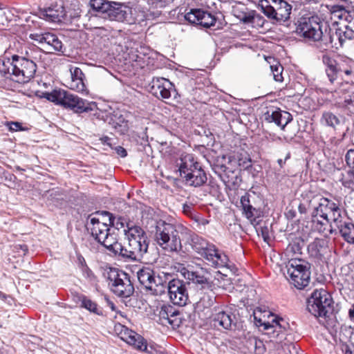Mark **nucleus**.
Listing matches in <instances>:
<instances>
[{"mask_svg":"<svg viewBox=\"0 0 354 354\" xmlns=\"http://www.w3.org/2000/svg\"><path fill=\"white\" fill-rule=\"evenodd\" d=\"M151 228V232L154 234L157 244L166 252L184 253L180 235H185L188 236L192 249L205 259L209 265L220 268L228 263L227 256L218 250L214 244L182 225H174L159 219L153 221Z\"/></svg>","mask_w":354,"mask_h":354,"instance_id":"1","label":"nucleus"},{"mask_svg":"<svg viewBox=\"0 0 354 354\" xmlns=\"http://www.w3.org/2000/svg\"><path fill=\"white\" fill-rule=\"evenodd\" d=\"M42 55H37L35 59L26 58L10 62L9 58L0 61V75L20 84L28 83L34 78L37 66V62L41 61Z\"/></svg>","mask_w":354,"mask_h":354,"instance_id":"2","label":"nucleus"},{"mask_svg":"<svg viewBox=\"0 0 354 354\" xmlns=\"http://www.w3.org/2000/svg\"><path fill=\"white\" fill-rule=\"evenodd\" d=\"M35 95L39 97H45L65 108H70L77 113L93 111L96 106L95 103L85 102L79 97L68 93L66 90H52L51 92L45 93L41 90H37Z\"/></svg>","mask_w":354,"mask_h":354,"instance_id":"3","label":"nucleus"},{"mask_svg":"<svg viewBox=\"0 0 354 354\" xmlns=\"http://www.w3.org/2000/svg\"><path fill=\"white\" fill-rule=\"evenodd\" d=\"M179 172L180 177L190 186L201 187L207 181L205 171L192 154H186L180 158Z\"/></svg>","mask_w":354,"mask_h":354,"instance_id":"4","label":"nucleus"},{"mask_svg":"<svg viewBox=\"0 0 354 354\" xmlns=\"http://www.w3.org/2000/svg\"><path fill=\"white\" fill-rule=\"evenodd\" d=\"M284 275L290 284L302 290L308 286L310 280V266L301 259H290L286 266Z\"/></svg>","mask_w":354,"mask_h":354,"instance_id":"5","label":"nucleus"},{"mask_svg":"<svg viewBox=\"0 0 354 354\" xmlns=\"http://www.w3.org/2000/svg\"><path fill=\"white\" fill-rule=\"evenodd\" d=\"M111 290L117 296L127 298L134 292V286L130 276L118 269L109 268L104 273Z\"/></svg>","mask_w":354,"mask_h":354,"instance_id":"6","label":"nucleus"},{"mask_svg":"<svg viewBox=\"0 0 354 354\" xmlns=\"http://www.w3.org/2000/svg\"><path fill=\"white\" fill-rule=\"evenodd\" d=\"M322 21L315 15L305 14L297 19L296 32L300 37L310 40L319 41L322 39Z\"/></svg>","mask_w":354,"mask_h":354,"instance_id":"7","label":"nucleus"},{"mask_svg":"<svg viewBox=\"0 0 354 354\" xmlns=\"http://www.w3.org/2000/svg\"><path fill=\"white\" fill-rule=\"evenodd\" d=\"M331 295L324 289L315 290L307 301V310L316 317H326L333 310Z\"/></svg>","mask_w":354,"mask_h":354,"instance_id":"8","label":"nucleus"},{"mask_svg":"<svg viewBox=\"0 0 354 354\" xmlns=\"http://www.w3.org/2000/svg\"><path fill=\"white\" fill-rule=\"evenodd\" d=\"M317 214L321 217L328 218L336 227L339 223L345 218L346 212L340 207L339 203H335L325 197L318 199L317 205L313 208Z\"/></svg>","mask_w":354,"mask_h":354,"instance_id":"9","label":"nucleus"},{"mask_svg":"<svg viewBox=\"0 0 354 354\" xmlns=\"http://www.w3.org/2000/svg\"><path fill=\"white\" fill-rule=\"evenodd\" d=\"M263 14L270 19L286 21L290 19L292 6L285 0H261Z\"/></svg>","mask_w":354,"mask_h":354,"instance_id":"10","label":"nucleus"},{"mask_svg":"<svg viewBox=\"0 0 354 354\" xmlns=\"http://www.w3.org/2000/svg\"><path fill=\"white\" fill-rule=\"evenodd\" d=\"M90 224L88 230L91 231L92 236L105 248L111 246V243L115 239L114 232H111L109 225L95 216H89Z\"/></svg>","mask_w":354,"mask_h":354,"instance_id":"11","label":"nucleus"},{"mask_svg":"<svg viewBox=\"0 0 354 354\" xmlns=\"http://www.w3.org/2000/svg\"><path fill=\"white\" fill-rule=\"evenodd\" d=\"M188 283L179 279L170 278L167 290L171 301L174 304L183 306L189 299L187 285Z\"/></svg>","mask_w":354,"mask_h":354,"instance_id":"12","label":"nucleus"},{"mask_svg":"<svg viewBox=\"0 0 354 354\" xmlns=\"http://www.w3.org/2000/svg\"><path fill=\"white\" fill-rule=\"evenodd\" d=\"M136 246V243H133L132 245L128 243L127 246H123L118 241L116 236L113 243H111V246H109L106 249L111 254L115 256L118 255L122 258L135 261L142 258L145 254V252L139 250Z\"/></svg>","mask_w":354,"mask_h":354,"instance_id":"13","label":"nucleus"},{"mask_svg":"<svg viewBox=\"0 0 354 354\" xmlns=\"http://www.w3.org/2000/svg\"><path fill=\"white\" fill-rule=\"evenodd\" d=\"M352 34V30H343L341 28H337L333 30L330 29L325 44H330L331 48L337 50L342 48L346 52H350L351 40L349 39V35Z\"/></svg>","mask_w":354,"mask_h":354,"instance_id":"14","label":"nucleus"},{"mask_svg":"<svg viewBox=\"0 0 354 354\" xmlns=\"http://www.w3.org/2000/svg\"><path fill=\"white\" fill-rule=\"evenodd\" d=\"M261 119L266 122H274L283 129L292 120L290 113L281 111L276 106L266 107L262 111Z\"/></svg>","mask_w":354,"mask_h":354,"instance_id":"15","label":"nucleus"},{"mask_svg":"<svg viewBox=\"0 0 354 354\" xmlns=\"http://www.w3.org/2000/svg\"><path fill=\"white\" fill-rule=\"evenodd\" d=\"M124 234L128 243L133 244L136 243V247L142 252L147 253L149 242L145 231L138 225L133 223L128 225L127 228L123 230Z\"/></svg>","mask_w":354,"mask_h":354,"instance_id":"16","label":"nucleus"},{"mask_svg":"<svg viewBox=\"0 0 354 354\" xmlns=\"http://www.w3.org/2000/svg\"><path fill=\"white\" fill-rule=\"evenodd\" d=\"M115 330L121 339L126 342L128 344L133 346L138 351H145L147 350V342L135 331L121 324L116 325Z\"/></svg>","mask_w":354,"mask_h":354,"instance_id":"17","label":"nucleus"},{"mask_svg":"<svg viewBox=\"0 0 354 354\" xmlns=\"http://www.w3.org/2000/svg\"><path fill=\"white\" fill-rule=\"evenodd\" d=\"M272 317L271 322L263 321L261 319H257L254 316L256 324L259 327H263V330H266L265 335H268L270 338V341H276L279 339L281 341L284 337V333L281 325L279 323L282 319H278L273 315H271Z\"/></svg>","mask_w":354,"mask_h":354,"instance_id":"18","label":"nucleus"},{"mask_svg":"<svg viewBox=\"0 0 354 354\" xmlns=\"http://www.w3.org/2000/svg\"><path fill=\"white\" fill-rule=\"evenodd\" d=\"M15 50V53H11L10 62H15L16 58L17 60L30 58L35 59L37 55H42L43 51L42 50L35 45H30L28 44H26L24 42H15L14 43V48L12 49Z\"/></svg>","mask_w":354,"mask_h":354,"instance_id":"19","label":"nucleus"},{"mask_svg":"<svg viewBox=\"0 0 354 354\" xmlns=\"http://www.w3.org/2000/svg\"><path fill=\"white\" fill-rule=\"evenodd\" d=\"M185 18L190 24L199 25L204 28L214 26L216 21L214 15L201 9H191L186 13Z\"/></svg>","mask_w":354,"mask_h":354,"instance_id":"20","label":"nucleus"},{"mask_svg":"<svg viewBox=\"0 0 354 354\" xmlns=\"http://www.w3.org/2000/svg\"><path fill=\"white\" fill-rule=\"evenodd\" d=\"M170 278H171V274L169 272L158 273L154 276L146 290L153 295H162L166 292Z\"/></svg>","mask_w":354,"mask_h":354,"instance_id":"21","label":"nucleus"},{"mask_svg":"<svg viewBox=\"0 0 354 354\" xmlns=\"http://www.w3.org/2000/svg\"><path fill=\"white\" fill-rule=\"evenodd\" d=\"M131 8L124 4L110 2V6L106 11V16L112 21H129V15L131 14Z\"/></svg>","mask_w":354,"mask_h":354,"instance_id":"22","label":"nucleus"},{"mask_svg":"<svg viewBox=\"0 0 354 354\" xmlns=\"http://www.w3.org/2000/svg\"><path fill=\"white\" fill-rule=\"evenodd\" d=\"M46 20L52 22H60L66 16V10L62 3L51 5L41 11Z\"/></svg>","mask_w":354,"mask_h":354,"instance_id":"23","label":"nucleus"},{"mask_svg":"<svg viewBox=\"0 0 354 354\" xmlns=\"http://www.w3.org/2000/svg\"><path fill=\"white\" fill-rule=\"evenodd\" d=\"M343 239L349 244L354 245V223L346 215L345 218L336 227Z\"/></svg>","mask_w":354,"mask_h":354,"instance_id":"24","label":"nucleus"},{"mask_svg":"<svg viewBox=\"0 0 354 354\" xmlns=\"http://www.w3.org/2000/svg\"><path fill=\"white\" fill-rule=\"evenodd\" d=\"M213 290L214 288H210L197 293L199 299L195 304L196 310L203 311L214 305L216 301V295Z\"/></svg>","mask_w":354,"mask_h":354,"instance_id":"25","label":"nucleus"},{"mask_svg":"<svg viewBox=\"0 0 354 354\" xmlns=\"http://www.w3.org/2000/svg\"><path fill=\"white\" fill-rule=\"evenodd\" d=\"M187 278L195 285L197 293L201 291H205L214 288V285L212 281L205 276L199 274L196 272H188Z\"/></svg>","mask_w":354,"mask_h":354,"instance_id":"26","label":"nucleus"},{"mask_svg":"<svg viewBox=\"0 0 354 354\" xmlns=\"http://www.w3.org/2000/svg\"><path fill=\"white\" fill-rule=\"evenodd\" d=\"M234 315L230 311L221 310L214 315L212 322L215 327L230 329L234 323Z\"/></svg>","mask_w":354,"mask_h":354,"instance_id":"27","label":"nucleus"},{"mask_svg":"<svg viewBox=\"0 0 354 354\" xmlns=\"http://www.w3.org/2000/svg\"><path fill=\"white\" fill-rule=\"evenodd\" d=\"M311 216L313 227L315 230H317L320 233L329 232L332 234L333 223H331V221H329L328 218L321 217L316 214L314 209L311 213Z\"/></svg>","mask_w":354,"mask_h":354,"instance_id":"28","label":"nucleus"},{"mask_svg":"<svg viewBox=\"0 0 354 354\" xmlns=\"http://www.w3.org/2000/svg\"><path fill=\"white\" fill-rule=\"evenodd\" d=\"M322 62L326 66V73L331 83L337 80V71L339 62L335 60L330 54L325 53L322 55Z\"/></svg>","mask_w":354,"mask_h":354,"instance_id":"29","label":"nucleus"},{"mask_svg":"<svg viewBox=\"0 0 354 354\" xmlns=\"http://www.w3.org/2000/svg\"><path fill=\"white\" fill-rule=\"evenodd\" d=\"M241 204L243 209V214L245 217L252 221H255L259 216V210L254 207L250 200V194H245L241 198Z\"/></svg>","mask_w":354,"mask_h":354,"instance_id":"30","label":"nucleus"},{"mask_svg":"<svg viewBox=\"0 0 354 354\" xmlns=\"http://www.w3.org/2000/svg\"><path fill=\"white\" fill-rule=\"evenodd\" d=\"M70 72L71 80L70 86H66L68 88H84L86 87L85 75L82 71L78 67H75L71 68Z\"/></svg>","mask_w":354,"mask_h":354,"instance_id":"31","label":"nucleus"},{"mask_svg":"<svg viewBox=\"0 0 354 354\" xmlns=\"http://www.w3.org/2000/svg\"><path fill=\"white\" fill-rule=\"evenodd\" d=\"M160 317L171 325H176L179 312L170 305H164L159 312Z\"/></svg>","mask_w":354,"mask_h":354,"instance_id":"32","label":"nucleus"},{"mask_svg":"<svg viewBox=\"0 0 354 354\" xmlns=\"http://www.w3.org/2000/svg\"><path fill=\"white\" fill-rule=\"evenodd\" d=\"M49 53L62 52L63 44L58 37L50 32H46L45 42Z\"/></svg>","mask_w":354,"mask_h":354,"instance_id":"33","label":"nucleus"},{"mask_svg":"<svg viewBox=\"0 0 354 354\" xmlns=\"http://www.w3.org/2000/svg\"><path fill=\"white\" fill-rule=\"evenodd\" d=\"M156 272L149 267H142L137 272V277L140 283L146 289L153 279Z\"/></svg>","mask_w":354,"mask_h":354,"instance_id":"34","label":"nucleus"},{"mask_svg":"<svg viewBox=\"0 0 354 354\" xmlns=\"http://www.w3.org/2000/svg\"><path fill=\"white\" fill-rule=\"evenodd\" d=\"M220 178L226 187L230 189H234L241 182L239 176L231 170L225 171L223 174L220 175Z\"/></svg>","mask_w":354,"mask_h":354,"instance_id":"35","label":"nucleus"},{"mask_svg":"<svg viewBox=\"0 0 354 354\" xmlns=\"http://www.w3.org/2000/svg\"><path fill=\"white\" fill-rule=\"evenodd\" d=\"M242 20L244 23L251 24L253 26H257L260 27H262L265 22L264 18L254 11L248 14H244Z\"/></svg>","mask_w":354,"mask_h":354,"instance_id":"36","label":"nucleus"},{"mask_svg":"<svg viewBox=\"0 0 354 354\" xmlns=\"http://www.w3.org/2000/svg\"><path fill=\"white\" fill-rule=\"evenodd\" d=\"M80 301L82 307L96 315H102V309L98 307L95 301L84 295L80 297Z\"/></svg>","mask_w":354,"mask_h":354,"instance_id":"37","label":"nucleus"},{"mask_svg":"<svg viewBox=\"0 0 354 354\" xmlns=\"http://www.w3.org/2000/svg\"><path fill=\"white\" fill-rule=\"evenodd\" d=\"M321 120L324 124L333 129L340 124L339 117L330 111L324 112Z\"/></svg>","mask_w":354,"mask_h":354,"instance_id":"38","label":"nucleus"},{"mask_svg":"<svg viewBox=\"0 0 354 354\" xmlns=\"http://www.w3.org/2000/svg\"><path fill=\"white\" fill-rule=\"evenodd\" d=\"M173 86V83L168 79L157 77L153 78L151 88H171Z\"/></svg>","mask_w":354,"mask_h":354,"instance_id":"39","label":"nucleus"},{"mask_svg":"<svg viewBox=\"0 0 354 354\" xmlns=\"http://www.w3.org/2000/svg\"><path fill=\"white\" fill-rule=\"evenodd\" d=\"M110 2L107 0H90L91 8L95 11L105 14L110 6Z\"/></svg>","mask_w":354,"mask_h":354,"instance_id":"40","label":"nucleus"},{"mask_svg":"<svg viewBox=\"0 0 354 354\" xmlns=\"http://www.w3.org/2000/svg\"><path fill=\"white\" fill-rule=\"evenodd\" d=\"M270 59H272L275 64L270 65V69L273 75L274 80L276 82H281L283 80L282 72L283 70V66L279 62L275 61L272 57H269Z\"/></svg>","mask_w":354,"mask_h":354,"instance_id":"41","label":"nucleus"},{"mask_svg":"<svg viewBox=\"0 0 354 354\" xmlns=\"http://www.w3.org/2000/svg\"><path fill=\"white\" fill-rule=\"evenodd\" d=\"M332 15L334 17H336L340 20H345L350 21L351 19V15L350 12L347 11L345 8L341 6H337L333 8Z\"/></svg>","mask_w":354,"mask_h":354,"instance_id":"42","label":"nucleus"},{"mask_svg":"<svg viewBox=\"0 0 354 354\" xmlns=\"http://www.w3.org/2000/svg\"><path fill=\"white\" fill-rule=\"evenodd\" d=\"M348 61L345 59H341L339 62V65H337L338 68L337 71V78L338 76H342V74L344 73L346 76H349L353 74V71L351 66L348 64Z\"/></svg>","mask_w":354,"mask_h":354,"instance_id":"43","label":"nucleus"},{"mask_svg":"<svg viewBox=\"0 0 354 354\" xmlns=\"http://www.w3.org/2000/svg\"><path fill=\"white\" fill-rule=\"evenodd\" d=\"M110 223L118 230L126 229L128 225H131L133 223L128 222L124 217L119 216L117 218H109Z\"/></svg>","mask_w":354,"mask_h":354,"instance_id":"44","label":"nucleus"},{"mask_svg":"<svg viewBox=\"0 0 354 354\" xmlns=\"http://www.w3.org/2000/svg\"><path fill=\"white\" fill-rule=\"evenodd\" d=\"M84 277L91 283L96 284L97 282V277L88 266H84L80 269Z\"/></svg>","mask_w":354,"mask_h":354,"instance_id":"45","label":"nucleus"},{"mask_svg":"<svg viewBox=\"0 0 354 354\" xmlns=\"http://www.w3.org/2000/svg\"><path fill=\"white\" fill-rule=\"evenodd\" d=\"M238 165L243 169H248L252 167V160L248 155H241L238 158Z\"/></svg>","mask_w":354,"mask_h":354,"instance_id":"46","label":"nucleus"},{"mask_svg":"<svg viewBox=\"0 0 354 354\" xmlns=\"http://www.w3.org/2000/svg\"><path fill=\"white\" fill-rule=\"evenodd\" d=\"M258 234L261 235L263 241L268 243L271 240L270 230L268 226H261L257 230Z\"/></svg>","mask_w":354,"mask_h":354,"instance_id":"47","label":"nucleus"},{"mask_svg":"<svg viewBox=\"0 0 354 354\" xmlns=\"http://www.w3.org/2000/svg\"><path fill=\"white\" fill-rule=\"evenodd\" d=\"M154 91H155V92H153L152 94L158 99H160L161 97L162 100H167L171 97L170 90H154Z\"/></svg>","mask_w":354,"mask_h":354,"instance_id":"48","label":"nucleus"},{"mask_svg":"<svg viewBox=\"0 0 354 354\" xmlns=\"http://www.w3.org/2000/svg\"><path fill=\"white\" fill-rule=\"evenodd\" d=\"M29 38L31 39L32 40L38 41L39 44H44L45 42V39H46V32H44V33H38V32L30 33L29 35Z\"/></svg>","mask_w":354,"mask_h":354,"instance_id":"49","label":"nucleus"},{"mask_svg":"<svg viewBox=\"0 0 354 354\" xmlns=\"http://www.w3.org/2000/svg\"><path fill=\"white\" fill-rule=\"evenodd\" d=\"M345 160L347 165L354 170V149H349L347 151Z\"/></svg>","mask_w":354,"mask_h":354,"instance_id":"50","label":"nucleus"},{"mask_svg":"<svg viewBox=\"0 0 354 354\" xmlns=\"http://www.w3.org/2000/svg\"><path fill=\"white\" fill-rule=\"evenodd\" d=\"M7 126L8 127L10 131H24L26 129L23 128L21 123H20L19 122H8Z\"/></svg>","mask_w":354,"mask_h":354,"instance_id":"51","label":"nucleus"},{"mask_svg":"<svg viewBox=\"0 0 354 354\" xmlns=\"http://www.w3.org/2000/svg\"><path fill=\"white\" fill-rule=\"evenodd\" d=\"M52 81V78L50 75H44L42 76L39 81H38L39 86H42L45 88H48V86H52L50 84V82Z\"/></svg>","mask_w":354,"mask_h":354,"instance_id":"52","label":"nucleus"},{"mask_svg":"<svg viewBox=\"0 0 354 354\" xmlns=\"http://www.w3.org/2000/svg\"><path fill=\"white\" fill-rule=\"evenodd\" d=\"M115 150L116 153H118V155H119L122 158H124L127 156V152L126 149L121 146L116 147Z\"/></svg>","mask_w":354,"mask_h":354,"instance_id":"53","label":"nucleus"},{"mask_svg":"<svg viewBox=\"0 0 354 354\" xmlns=\"http://www.w3.org/2000/svg\"><path fill=\"white\" fill-rule=\"evenodd\" d=\"M317 246H318V243L316 242V241H314V242L311 243L308 245V250L314 251L315 252V254L316 255L319 252V250L317 249Z\"/></svg>","mask_w":354,"mask_h":354,"instance_id":"54","label":"nucleus"},{"mask_svg":"<svg viewBox=\"0 0 354 354\" xmlns=\"http://www.w3.org/2000/svg\"><path fill=\"white\" fill-rule=\"evenodd\" d=\"M77 261H78V266H79L80 269H82L84 266H88V265L86 264V260L82 255H79L77 257Z\"/></svg>","mask_w":354,"mask_h":354,"instance_id":"55","label":"nucleus"},{"mask_svg":"<svg viewBox=\"0 0 354 354\" xmlns=\"http://www.w3.org/2000/svg\"><path fill=\"white\" fill-rule=\"evenodd\" d=\"M97 29L99 30L98 32L100 34H103L105 36H107L108 35H109L112 30L111 29H106L104 28H98Z\"/></svg>","mask_w":354,"mask_h":354,"instance_id":"56","label":"nucleus"},{"mask_svg":"<svg viewBox=\"0 0 354 354\" xmlns=\"http://www.w3.org/2000/svg\"><path fill=\"white\" fill-rule=\"evenodd\" d=\"M352 35H349V39L351 40V50L353 51L354 49V31L352 30Z\"/></svg>","mask_w":354,"mask_h":354,"instance_id":"57","label":"nucleus"},{"mask_svg":"<svg viewBox=\"0 0 354 354\" xmlns=\"http://www.w3.org/2000/svg\"><path fill=\"white\" fill-rule=\"evenodd\" d=\"M290 158V155H287V156L286 157L285 160H282V159H279L277 160V162L278 164L279 165L280 167H283V165L285 164L286 160H288V158Z\"/></svg>","mask_w":354,"mask_h":354,"instance_id":"58","label":"nucleus"},{"mask_svg":"<svg viewBox=\"0 0 354 354\" xmlns=\"http://www.w3.org/2000/svg\"><path fill=\"white\" fill-rule=\"evenodd\" d=\"M348 313L351 319L354 322V305L350 308Z\"/></svg>","mask_w":354,"mask_h":354,"instance_id":"59","label":"nucleus"},{"mask_svg":"<svg viewBox=\"0 0 354 354\" xmlns=\"http://www.w3.org/2000/svg\"><path fill=\"white\" fill-rule=\"evenodd\" d=\"M8 298H10L9 295H7L6 294L0 291V299H2L3 301H6Z\"/></svg>","mask_w":354,"mask_h":354,"instance_id":"60","label":"nucleus"},{"mask_svg":"<svg viewBox=\"0 0 354 354\" xmlns=\"http://www.w3.org/2000/svg\"><path fill=\"white\" fill-rule=\"evenodd\" d=\"M209 183L214 191H217L219 189L217 184L213 183L212 181H210Z\"/></svg>","mask_w":354,"mask_h":354,"instance_id":"61","label":"nucleus"},{"mask_svg":"<svg viewBox=\"0 0 354 354\" xmlns=\"http://www.w3.org/2000/svg\"><path fill=\"white\" fill-rule=\"evenodd\" d=\"M299 210L301 213H304L306 212L304 206L301 204L299 205Z\"/></svg>","mask_w":354,"mask_h":354,"instance_id":"62","label":"nucleus"},{"mask_svg":"<svg viewBox=\"0 0 354 354\" xmlns=\"http://www.w3.org/2000/svg\"><path fill=\"white\" fill-rule=\"evenodd\" d=\"M172 91H173V94H174V97H175V96L178 94V93H177V90L174 89V90H172Z\"/></svg>","mask_w":354,"mask_h":354,"instance_id":"63","label":"nucleus"}]
</instances>
